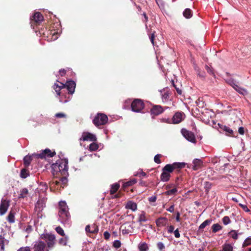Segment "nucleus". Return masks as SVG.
Segmentation results:
<instances>
[{
  "label": "nucleus",
  "mask_w": 251,
  "mask_h": 251,
  "mask_svg": "<svg viewBox=\"0 0 251 251\" xmlns=\"http://www.w3.org/2000/svg\"><path fill=\"white\" fill-rule=\"evenodd\" d=\"M185 165L184 163L179 162H175L171 164L166 165L162 169L160 180L163 182L168 181L171 177L170 173H172L175 169H180L184 168Z\"/></svg>",
  "instance_id": "obj_1"
},
{
  "label": "nucleus",
  "mask_w": 251,
  "mask_h": 251,
  "mask_svg": "<svg viewBox=\"0 0 251 251\" xmlns=\"http://www.w3.org/2000/svg\"><path fill=\"white\" fill-rule=\"evenodd\" d=\"M68 160L61 159L57 160L55 163L51 165V172L53 176L55 177V175L68 176Z\"/></svg>",
  "instance_id": "obj_2"
},
{
  "label": "nucleus",
  "mask_w": 251,
  "mask_h": 251,
  "mask_svg": "<svg viewBox=\"0 0 251 251\" xmlns=\"http://www.w3.org/2000/svg\"><path fill=\"white\" fill-rule=\"evenodd\" d=\"M56 154L55 151H52L49 149L43 150L41 153H34L31 155H26L24 158V164L25 167H28L31 163L32 157L37 159H46L47 158L52 157Z\"/></svg>",
  "instance_id": "obj_3"
},
{
  "label": "nucleus",
  "mask_w": 251,
  "mask_h": 251,
  "mask_svg": "<svg viewBox=\"0 0 251 251\" xmlns=\"http://www.w3.org/2000/svg\"><path fill=\"white\" fill-rule=\"evenodd\" d=\"M107 121L108 117L105 114L99 113L94 118L93 123L96 126L98 127L105 125Z\"/></svg>",
  "instance_id": "obj_4"
},
{
  "label": "nucleus",
  "mask_w": 251,
  "mask_h": 251,
  "mask_svg": "<svg viewBox=\"0 0 251 251\" xmlns=\"http://www.w3.org/2000/svg\"><path fill=\"white\" fill-rule=\"evenodd\" d=\"M145 107L143 100L140 99H135L131 104V108L134 112H141Z\"/></svg>",
  "instance_id": "obj_5"
},
{
  "label": "nucleus",
  "mask_w": 251,
  "mask_h": 251,
  "mask_svg": "<svg viewBox=\"0 0 251 251\" xmlns=\"http://www.w3.org/2000/svg\"><path fill=\"white\" fill-rule=\"evenodd\" d=\"M41 237L42 239L45 240L48 248L53 247L55 243V237L53 234H43Z\"/></svg>",
  "instance_id": "obj_6"
},
{
  "label": "nucleus",
  "mask_w": 251,
  "mask_h": 251,
  "mask_svg": "<svg viewBox=\"0 0 251 251\" xmlns=\"http://www.w3.org/2000/svg\"><path fill=\"white\" fill-rule=\"evenodd\" d=\"M43 20V16L40 12H35L30 18L31 26H34L35 25H40ZM33 28H34V27Z\"/></svg>",
  "instance_id": "obj_7"
},
{
  "label": "nucleus",
  "mask_w": 251,
  "mask_h": 251,
  "mask_svg": "<svg viewBox=\"0 0 251 251\" xmlns=\"http://www.w3.org/2000/svg\"><path fill=\"white\" fill-rule=\"evenodd\" d=\"M181 133L183 136L189 141L192 143H196V140L194 134L190 131L183 128L181 129Z\"/></svg>",
  "instance_id": "obj_8"
},
{
  "label": "nucleus",
  "mask_w": 251,
  "mask_h": 251,
  "mask_svg": "<svg viewBox=\"0 0 251 251\" xmlns=\"http://www.w3.org/2000/svg\"><path fill=\"white\" fill-rule=\"evenodd\" d=\"M97 138L94 134L88 132H83L81 137L79 139V140L95 142L97 141Z\"/></svg>",
  "instance_id": "obj_9"
},
{
  "label": "nucleus",
  "mask_w": 251,
  "mask_h": 251,
  "mask_svg": "<svg viewBox=\"0 0 251 251\" xmlns=\"http://www.w3.org/2000/svg\"><path fill=\"white\" fill-rule=\"evenodd\" d=\"M34 251H49L46 248V244L42 241H38L35 243L33 247Z\"/></svg>",
  "instance_id": "obj_10"
},
{
  "label": "nucleus",
  "mask_w": 251,
  "mask_h": 251,
  "mask_svg": "<svg viewBox=\"0 0 251 251\" xmlns=\"http://www.w3.org/2000/svg\"><path fill=\"white\" fill-rule=\"evenodd\" d=\"M10 205V201L2 199L0 204V215H4Z\"/></svg>",
  "instance_id": "obj_11"
},
{
  "label": "nucleus",
  "mask_w": 251,
  "mask_h": 251,
  "mask_svg": "<svg viewBox=\"0 0 251 251\" xmlns=\"http://www.w3.org/2000/svg\"><path fill=\"white\" fill-rule=\"evenodd\" d=\"M67 176H62L58 180L53 179L52 181V184H54L56 186H59L61 187L64 188L68 182Z\"/></svg>",
  "instance_id": "obj_12"
},
{
  "label": "nucleus",
  "mask_w": 251,
  "mask_h": 251,
  "mask_svg": "<svg viewBox=\"0 0 251 251\" xmlns=\"http://www.w3.org/2000/svg\"><path fill=\"white\" fill-rule=\"evenodd\" d=\"M163 111V108L159 105H153L150 110L151 114L152 117L157 116Z\"/></svg>",
  "instance_id": "obj_13"
},
{
  "label": "nucleus",
  "mask_w": 251,
  "mask_h": 251,
  "mask_svg": "<svg viewBox=\"0 0 251 251\" xmlns=\"http://www.w3.org/2000/svg\"><path fill=\"white\" fill-rule=\"evenodd\" d=\"M65 87L67 88L68 93L70 94H73L75 90V82L73 80H69L67 81L66 83L65 84Z\"/></svg>",
  "instance_id": "obj_14"
},
{
  "label": "nucleus",
  "mask_w": 251,
  "mask_h": 251,
  "mask_svg": "<svg viewBox=\"0 0 251 251\" xmlns=\"http://www.w3.org/2000/svg\"><path fill=\"white\" fill-rule=\"evenodd\" d=\"M58 215L60 217V221L63 223H66L70 219V214L68 211L66 212H58Z\"/></svg>",
  "instance_id": "obj_15"
},
{
  "label": "nucleus",
  "mask_w": 251,
  "mask_h": 251,
  "mask_svg": "<svg viewBox=\"0 0 251 251\" xmlns=\"http://www.w3.org/2000/svg\"><path fill=\"white\" fill-rule=\"evenodd\" d=\"M183 113L177 112L172 118V122L174 124L180 123L183 120Z\"/></svg>",
  "instance_id": "obj_16"
},
{
  "label": "nucleus",
  "mask_w": 251,
  "mask_h": 251,
  "mask_svg": "<svg viewBox=\"0 0 251 251\" xmlns=\"http://www.w3.org/2000/svg\"><path fill=\"white\" fill-rule=\"evenodd\" d=\"M85 231L87 233L96 234L99 231L98 227L93 224L91 226L87 225L85 227Z\"/></svg>",
  "instance_id": "obj_17"
},
{
  "label": "nucleus",
  "mask_w": 251,
  "mask_h": 251,
  "mask_svg": "<svg viewBox=\"0 0 251 251\" xmlns=\"http://www.w3.org/2000/svg\"><path fill=\"white\" fill-rule=\"evenodd\" d=\"M193 164L192 169L195 171L200 169L203 166L202 161L199 159H195L193 161Z\"/></svg>",
  "instance_id": "obj_18"
},
{
  "label": "nucleus",
  "mask_w": 251,
  "mask_h": 251,
  "mask_svg": "<svg viewBox=\"0 0 251 251\" xmlns=\"http://www.w3.org/2000/svg\"><path fill=\"white\" fill-rule=\"evenodd\" d=\"M57 82H59L58 81H57ZM59 83H60V85H59L57 83H54V84L53 86V88L55 90V91L56 92V94H57V96H60V90L62 89L65 88V85L64 84H63V83H61V82H59Z\"/></svg>",
  "instance_id": "obj_19"
},
{
  "label": "nucleus",
  "mask_w": 251,
  "mask_h": 251,
  "mask_svg": "<svg viewBox=\"0 0 251 251\" xmlns=\"http://www.w3.org/2000/svg\"><path fill=\"white\" fill-rule=\"evenodd\" d=\"M167 222V219L165 217H160L156 220V224L157 226H165Z\"/></svg>",
  "instance_id": "obj_20"
},
{
  "label": "nucleus",
  "mask_w": 251,
  "mask_h": 251,
  "mask_svg": "<svg viewBox=\"0 0 251 251\" xmlns=\"http://www.w3.org/2000/svg\"><path fill=\"white\" fill-rule=\"evenodd\" d=\"M69 208L67 205V203L64 201H61L59 203V211L58 212H62L66 211H68Z\"/></svg>",
  "instance_id": "obj_21"
},
{
  "label": "nucleus",
  "mask_w": 251,
  "mask_h": 251,
  "mask_svg": "<svg viewBox=\"0 0 251 251\" xmlns=\"http://www.w3.org/2000/svg\"><path fill=\"white\" fill-rule=\"evenodd\" d=\"M15 212L13 210H11L9 212L6 218L9 223H13L15 222Z\"/></svg>",
  "instance_id": "obj_22"
},
{
  "label": "nucleus",
  "mask_w": 251,
  "mask_h": 251,
  "mask_svg": "<svg viewBox=\"0 0 251 251\" xmlns=\"http://www.w3.org/2000/svg\"><path fill=\"white\" fill-rule=\"evenodd\" d=\"M120 184L118 183H115L111 185V188L110 190V195L114 194L119 189Z\"/></svg>",
  "instance_id": "obj_23"
},
{
  "label": "nucleus",
  "mask_w": 251,
  "mask_h": 251,
  "mask_svg": "<svg viewBox=\"0 0 251 251\" xmlns=\"http://www.w3.org/2000/svg\"><path fill=\"white\" fill-rule=\"evenodd\" d=\"M155 33H156V32L155 31H151L148 33L149 38H150L152 45H153V46H155L157 45V43H156V41H155V38L156 37Z\"/></svg>",
  "instance_id": "obj_24"
},
{
  "label": "nucleus",
  "mask_w": 251,
  "mask_h": 251,
  "mask_svg": "<svg viewBox=\"0 0 251 251\" xmlns=\"http://www.w3.org/2000/svg\"><path fill=\"white\" fill-rule=\"evenodd\" d=\"M126 207L133 211H135L137 208V205L135 202L130 201L127 203Z\"/></svg>",
  "instance_id": "obj_25"
},
{
  "label": "nucleus",
  "mask_w": 251,
  "mask_h": 251,
  "mask_svg": "<svg viewBox=\"0 0 251 251\" xmlns=\"http://www.w3.org/2000/svg\"><path fill=\"white\" fill-rule=\"evenodd\" d=\"M212 185V183L208 181H206L204 183V189L206 194H208L209 193Z\"/></svg>",
  "instance_id": "obj_26"
},
{
  "label": "nucleus",
  "mask_w": 251,
  "mask_h": 251,
  "mask_svg": "<svg viewBox=\"0 0 251 251\" xmlns=\"http://www.w3.org/2000/svg\"><path fill=\"white\" fill-rule=\"evenodd\" d=\"M137 182V180L135 178H133L131 179L129 181H128L125 183H124L123 185V188L125 189L126 188L133 185Z\"/></svg>",
  "instance_id": "obj_27"
},
{
  "label": "nucleus",
  "mask_w": 251,
  "mask_h": 251,
  "mask_svg": "<svg viewBox=\"0 0 251 251\" xmlns=\"http://www.w3.org/2000/svg\"><path fill=\"white\" fill-rule=\"evenodd\" d=\"M147 221V218L145 215V212H143L139 216L138 221L140 223V225H142L143 222H145Z\"/></svg>",
  "instance_id": "obj_28"
},
{
  "label": "nucleus",
  "mask_w": 251,
  "mask_h": 251,
  "mask_svg": "<svg viewBox=\"0 0 251 251\" xmlns=\"http://www.w3.org/2000/svg\"><path fill=\"white\" fill-rule=\"evenodd\" d=\"M138 249L139 251H148L149 249L148 244L145 242L139 244Z\"/></svg>",
  "instance_id": "obj_29"
},
{
  "label": "nucleus",
  "mask_w": 251,
  "mask_h": 251,
  "mask_svg": "<svg viewBox=\"0 0 251 251\" xmlns=\"http://www.w3.org/2000/svg\"><path fill=\"white\" fill-rule=\"evenodd\" d=\"M183 15L187 19L190 18L192 16V10L189 8H186L183 11Z\"/></svg>",
  "instance_id": "obj_30"
},
{
  "label": "nucleus",
  "mask_w": 251,
  "mask_h": 251,
  "mask_svg": "<svg viewBox=\"0 0 251 251\" xmlns=\"http://www.w3.org/2000/svg\"><path fill=\"white\" fill-rule=\"evenodd\" d=\"M212 232L216 233L222 229V226L218 224H213L211 227Z\"/></svg>",
  "instance_id": "obj_31"
},
{
  "label": "nucleus",
  "mask_w": 251,
  "mask_h": 251,
  "mask_svg": "<svg viewBox=\"0 0 251 251\" xmlns=\"http://www.w3.org/2000/svg\"><path fill=\"white\" fill-rule=\"evenodd\" d=\"M211 222V219H207L206 220L204 221L201 224V225L199 226V230L202 229L204 228L206 226L209 225Z\"/></svg>",
  "instance_id": "obj_32"
},
{
  "label": "nucleus",
  "mask_w": 251,
  "mask_h": 251,
  "mask_svg": "<svg viewBox=\"0 0 251 251\" xmlns=\"http://www.w3.org/2000/svg\"><path fill=\"white\" fill-rule=\"evenodd\" d=\"M223 129L226 132V134L228 136H230L232 137H235L236 136L234 135L233 130L230 129L229 127L226 126H224Z\"/></svg>",
  "instance_id": "obj_33"
},
{
  "label": "nucleus",
  "mask_w": 251,
  "mask_h": 251,
  "mask_svg": "<svg viewBox=\"0 0 251 251\" xmlns=\"http://www.w3.org/2000/svg\"><path fill=\"white\" fill-rule=\"evenodd\" d=\"M177 192V189L176 186L171 189L167 190L165 192V194L166 195H175Z\"/></svg>",
  "instance_id": "obj_34"
},
{
  "label": "nucleus",
  "mask_w": 251,
  "mask_h": 251,
  "mask_svg": "<svg viewBox=\"0 0 251 251\" xmlns=\"http://www.w3.org/2000/svg\"><path fill=\"white\" fill-rule=\"evenodd\" d=\"M130 226H128L127 227L126 226H122L121 228L122 229L123 234H127L130 232Z\"/></svg>",
  "instance_id": "obj_35"
},
{
  "label": "nucleus",
  "mask_w": 251,
  "mask_h": 251,
  "mask_svg": "<svg viewBox=\"0 0 251 251\" xmlns=\"http://www.w3.org/2000/svg\"><path fill=\"white\" fill-rule=\"evenodd\" d=\"M29 176V171L25 169H22L20 176L23 178H25Z\"/></svg>",
  "instance_id": "obj_36"
},
{
  "label": "nucleus",
  "mask_w": 251,
  "mask_h": 251,
  "mask_svg": "<svg viewBox=\"0 0 251 251\" xmlns=\"http://www.w3.org/2000/svg\"><path fill=\"white\" fill-rule=\"evenodd\" d=\"M99 147L97 143L93 142L89 145V150L91 151H96L98 149Z\"/></svg>",
  "instance_id": "obj_37"
},
{
  "label": "nucleus",
  "mask_w": 251,
  "mask_h": 251,
  "mask_svg": "<svg viewBox=\"0 0 251 251\" xmlns=\"http://www.w3.org/2000/svg\"><path fill=\"white\" fill-rule=\"evenodd\" d=\"M28 193V190L26 188H24L21 191V193L19 194V198H25L26 197Z\"/></svg>",
  "instance_id": "obj_38"
},
{
  "label": "nucleus",
  "mask_w": 251,
  "mask_h": 251,
  "mask_svg": "<svg viewBox=\"0 0 251 251\" xmlns=\"http://www.w3.org/2000/svg\"><path fill=\"white\" fill-rule=\"evenodd\" d=\"M229 235L234 240L238 239V233L235 230H231L229 233Z\"/></svg>",
  "instance_id": "obj_39"
},
{
  "label": "nucleus",
  "mask_w": 251,
  "mask_h": 251,
  "mask_svg": "<svg viewBox=\"0 0 251 251\" xmlns=\"http://www.w3.org/2000/svg\"><path fill=\"white\" fill-rule=\"evenodd\" d=\"M232 86L235 90L240 94H243L245 92V90L244 89L241 88L237 84H234V85H232Z\"/></svg>",
  "instance_id": "obj_40"
},
{
  "label": "nucleus",
  "mask_w": 251,
  "mask_h": 251,
  "mask_svg": "<svg viewBox=\"0 0 251 251\" xmlns=\"http://www.w3.org/2000/svg\"><path fill=\"white\" fill-rule=\"evenodd\" d=\"M223 250L224 251H233V247L230 244H226L223 246Z\"/></svg>",
  "instance_id": "obj_41"
},
{
  "label": "nucleus",
  "mask_w": 251,
  "mask_h": 251,
  "mask_svg": "<svg viewBox=\"0 0 251 251\" xmlns=\"http://www.w3.org/2000/svg\"><path fill=\"white\" fill-rule=\"evenodd\" d=\"M251 245V237H248L243 243L242 247L245 248Z\"/></svg>",
  "instance_id": "obj_42"
},
{
  "label": "nucleus",
  "mask_w": 251,
  "mask_h": 251,
  "mask_svg": "<svg viewBox=\"0 0 251 251\" xmlns=\"http://www.w3.org/2000/svg\"><path fill=\"white\" fill-rule=\"evenodd\" d=\"M68 241V238L65 237V238H61L59 240V244L61 245L66 246Z\"/></svg>",
  "instance_id": "obj_43"
},
{
  "label": "nucleus",
  "mask_w": 251,
  "mask_h": 251,
  "mask_svg": "<svg viewBox=\"0 0 251 251\" xmlns=\"http://www.w3.org/2000/svg\"><path fill=\"white\" fill-rule=\"evenodd\" d=\"M56 231L60 235L64 236L65 233L63 229L60 226H57L55 228Z\"/></svg>",
  "instance_id": "obj_44"
},
{
  "label": "nucleus",
  "mask_w": 251,
  "mask_h": 251,
  "mask_svg": "<svg viewBox=\"0 0 251 251\" xmlns=\"http://www.w3.org/2000/svg\"><path fill=\"white\" fill-rule=\"evenodd\" d=\"M162 156V155L160 154H157L156 155H155L154 157V161L155 163L157 164H160L161 163V160H160V158Z\"/></svg>",
  "instance_id": "obj_45"
},
{
  "label": "nucleus",
  "mask_w": 251,
  "mask_h": 251,
  "mask_svg": "<svg viewBox=\"0 0 251 251\" xmlns=\"http://www.w3.org/2000/svg\"><path fill=\"white\" fill-rule=\"evenodd\" d=\"M222 221L225 225H227L231 222V221L228 216H225L223 218Z\"/></svg>",
  "instance_id": "obj_46"
},
{
  "label": "nucleus",
  "mask_w": 251,
  "mask_h": 251,
  "mask_svg": "<svg viewBox=\"0 0 251 251\" xmlns=\"http://www.w3.org/2000/svg\"><path fill=\"white\" fill-rule=\"evenodd\" d=\"M172 84L173 85V86L175 88L177 93L179 95H181L182 94V91L181 89H180L179 87H177V86L175 84V82L173 80H172Z\"/></svg>",
  "instance_id": "obj_47"
},
{
  "label": "nucleus",
  "mask_w": 251,
  "mask_h": 251,
  "mask_svg": "<svg viewBox=\"0 0 251 251\" xmlns=\"http://www.w3.org/2000/svg\"><path fill=\"white\" fill-rule=\"evenodd\" d=\"M121 246V243L119 240H115L113 243V246L116 249L119 248Z\"/></svg>",
  "instance_id": "obj_48"
},
{
  "label": "nucleus",
  "mask_w": 251,
  "mask_h": 251,
  "mask_svg": "<svg viewBox=\"0 0 251 251\" xmlns=\"http://www.w3.org/2000/svg\"><path fill=\"white\" fill-rule=\"evenodd\" d=\"M45 205V203L44 202V201L43 200H39L37 202L36 204L35 205V207L37 208H40V207H43Z\"/></svg>",
  "instance_id": "obj_49"
},
{
  "label": "nucleus",
  "mask_w": 251,
  "mask_h": 251,
  "mask_svg": "<svg viewBox=\"0 0 251 251\" xmlns=\"http://www.w3.org/2000/svg\"><path fill=\"white\" fill-rule=\"evenodd\" d=\"M205 68L208 73H209L210 75H214V74L213 69L212 68H211L208 65H205Z\"/></svg>",
  "instance_id": "obj_50"
},
{
  "label": "nucleus",
  "mask_w": 251,
  "mask_h": 251,
  "mask_svg": "<svg viewBox=\"0 0 251 251\" xmlns=\"http://www.w3.org/2000/svg\"><path fill=\"white\" fill-rule=\"evenodd\" d=\"M156 2L160 8H164V2L162 0H156Z\"/></svg>",
  "instance_id": "obj_51"
},
{
  "label": "nucleus",
  "mask_w": 251,
  "mask_h": 251,
  "mask_svg": "<svg viewBox=\"0 0 251 251\" xmlns=\"http://www.w3.org/2000/svg\"><path fill=\"white\" fill-rule=\"evenodd\" d=\"M0 247L1 250L3 251L4 249V238L2 237L1 236H0Z\"/></svg>",
  "instance_id": "obj_52"
},
{
  "label": "nucleus",
  "mask_w": 251,
  "mask_h": 251,
  "mask_svg": "<svg viewBox=\"0 0 251 251\" xmlns=\"http://www.w3.org/2000/svg\"><path fill=\"white\" fill-rule=\"evenodd\" d=\"M55 117L57 118H65L66 117V115L63 113H58L55 114Z\"/></svg>",
  "instance_id": "obj_53"
},
{
  "label": "nucleus",
  "mask_w": 251,
  "mask_h": 251,
  "mask_svg": "<svg viewBox=\"0 0 251 251\" xmlns=\"http://www.w3.org/2000/svg\"><path fill=\"white\" fill-rule=\"evenodd\" d=\"M157 247L160 251H162L165 248V246L162 242H158Z\"/></svg>",
  "instance_id": "obj_54"
},
{
  "label": "nucleus",
  "mask_w": 251,
  "mask_h": 251,
  "mask_svg": "<svg viewBox=\"0 0 251 251\" xmlns=\"http://www.w3.org/2000/svg\"><path fill=\"white\" fill-rule=\"evenodd\" d=\"M176 186V185L174 183L169 184L165 186V189L166 190H168L171 189V188H174Z\"/></svg>",
  "instance_id": "obj_55"
},
{
  "label": "nucleus",
  "mask_w": 251,
  "mask_h": 251,
  "mask_svg": "<svg viewBox=\"0 0 251 251\" xmlns=\"http://www.w3.org/2000/svg\"><path fill=\"white\" fill-rule=\"evenodd\" d=\"M103 236L105 240H108L110 238V235L108 231H106L103 233Z\"/></svg>",
  "instance_id": "obj_56"
},
{
  "label": "nucleus",
  "mask_w": 251,
  "mask_h": 251,
  "mask_svg": "<svg viewBox=\"0 0 251 251\" xmlns=\"http://www.w3.org/2000/svg\"><path fill=\"white\" fill-rule=\"evenodd\" d=\"M17 251H30L29 247H21Z\"/></svg>",
  "instance_id": "obj_57"
},
{
  "label": "nucleus",
  "mask_w": 251,
  "mask_h": 251,
  "mask_svg": "<svg viewBox=\"0 0 251 251\" xmlns=\"http://www.w3.org/2000/svg\"><path fill=\"white\" fill-rule=\"evenodd\" d=\"M174 235H175V236L176 237V238H179L180 237V233H179V230H178V229L177 228L174 231Z\"/></svg>",
  "instance_id": "obj_58"
},
{
  "label": "nucleus",
  "mask_w": 251,
  "mask_h": 251,
  "mask_svg": "<svg viewBox=\"0 0 251 251\" xmlns=\"http://www.w3.org/2000/svg\"><path fill=\"white\" fill-rule=\"evenodd\" d=\"M174 226H173L171 225L168 227V232L169 233H172V232H174Z\"/></svg>",
  "instance_id": "obj_59"
},
{
  "label": "nucleus",
  "mask_w": 251,
  "mask_h": 251,
  "mask_svg": "<svg viewBox=\"0 0 251 251\" xmlns=\"http://www.w3.org/2000/svg\"><path fill=\"white\" fill-rule=\"evenodd\" d=\"M174 210H175V205L174 204L173 205H172L171 206H170L169 207V208H168V209H167V211L170 212H173L174 211Z\"/></svg>",
  "instance_id": "obj_60"
},
{
  "label": "nucleus",
  "mask_w": 251,
  "mask_h": 251,
  "mask_svg": "<svg viewBox=\"0 0 251 251\" xmlns=\"http://www.w3.org/2000/svg\"><path fill=\"white\" fill-rule=\"evenodd\" d=\"M238 132L241 134V135H243L245 133V129H244V128L243 127H240L238 129Z\"/></svg>",
  "instance_id": "obj_61"
},
{
  "label": "nucleus",
  "mask_w": 251,
  "mask_h": 251,
  "mask_svg": "<svg viewBox=\"0 0 251 251\" xmlns=\"http://www.w3.org/2000/svg\"><path fill=\"white\" fill-rule=\"evenodd\" d=\"M66 73V71L65 69H61L59 70V74L61 76H64Z\"/></svg>",
  "instance_id": "obj_62"
},
{
  "label": "nucleus",
  "mask_w": 251,
  "mask_h": 251,
  "mask_svg": "<svg viewBox=\"0 0 251 251\" xmlns=\"http://www.w3.org/2000/svg\"><path fill=\"white\" fill-rule=\"evenodd\" d=\"M156 200V197L155 196H152L149 198V201L150 202H155Z\"/></svg>",
  "instance_id": "obj_63"
},
{
  "label": "nucleus",
  "mask_w": 251,
  "mask_h": 251,
  "mask_svg": "<svg viewBox=\"0 0 251 251\" xmlns=\"http://www.w3.org/2000/svg\"><path fill=\"white\" fill-rule=\"evenodd\" d=\"M176 222H179L180 221V213L179 212H177L176 213Z\"/></svg>",
  "instance_id": "obj_64"
}]
</instances>
